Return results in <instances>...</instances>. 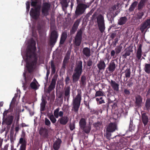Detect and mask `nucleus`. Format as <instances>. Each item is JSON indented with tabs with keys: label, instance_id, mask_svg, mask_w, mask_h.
I'll return each mask as SVG.
<instances>
[{
	"label": "nucleus",
	"instance_id": "obj_2",
	"mask_svg": "<svg viewBox=\"0 0 150 150\" xmlns=\"http://www.w3.org/2000/svg\"><path fill=\"white\" fill-rule=\"evenodd\" d=\"M120 4V3L118 2L109 8V11L107 13V17L112 24H114V18L120 12L118 10H117Z\"/></svg>",
	"mask_w": 150,
	"mask_h": 150
},
{
	"label": "nucleus",
	"instance_id": "obj_19",
	"mask_svg": "<svg viewBox=\"0 0 150 150\" xmlns=\"http://www.w3.org/2000/svg\"><path fill=\"white\" fill-rule=\"evenodd\" d=\"M62 141L61 139L58 138L54 143L53 144V148L54 150H58L59 149L61 144L62 143Z\"/></svg>",
	"mask_w": 150,
	"mask_h": 150
},
{
	"label": "nucleus",
	"instance_id": "obj_60",
	"mask_svg": "<svg viewBox=\"0 0 150 150\" xmlns=\"http://www.w3.org/2000/svg\"><path fill=\"white\" fill-rule=\"evenodd\" d=\"M46 69H47V71L46 73V77L47 78V79H48V77L49 76V75L50 74V71L49 70L50 69V67H49V69H48V68L47 67V66H46Z\"/></svg>",
	"mask_w": 150,
	"mask_h": 150
},
{
	"label": "nucleus",
	"instance_id": "obj_56",
	"mask_svg": "<svg viewBox=\"0 0 150 150\" xmlns=\"http://www.w3.org/2000/svg\"><path fill=\"white\" fill-rule=\"evenodd\" d=\"M77 28L73 26L70 31L71 33L72 34L74 33L77 30Z\"/></svg>",
	"mask_w": 150,
	"mask_h": 150
},
{
	"label": "nucleus",
	"instance_id": "obj_30",
	"mask_svg": "<svg viewBox=\"0 0 150 150\" xmlns=\"http://www.w3.org/2000/svg\"><path fill=\"white\" fill-rule=\"evenodd\" d=\"M67 37V35L66 32H63L62 34L60 39L59 43L62 45L64 44Z\"/></svg>",
	"mask_w": 150,
	"mask_h": 150
},
{
	"label": "nucleus",
	"instance_id": "obj_43",
	"mask_svg": "<svg viewBox=\"0 0 150 150\" xmlns=\"http://www.w3.org/2000/svg\"><path fill=\"white\" fill-rule=\"evenodd\" d=\"M59 108H58L54 111V116L56 118H58L59 117Z\"/></svg>",
	"mask_w": 150,
	"mask_h": 150
},
{
	"label": "nucleus",
	"instance_id": "obj_47",
	"mask_svg": "<svg viewBox=\"0 0 150 150\" xmlns=\"http://www.w3.org/2000/svg\"><path fill=\"white\" fill-rule=\"evenodd\" d=\"M77 6H85V4L83 3V0H76Z\"/></svg>",
	"mask_w": 150,
	"mask_h": 150
},
{
	"label": "nucleus",
	"instance_id": "obj_24",
	"mask_svg": "<svg viewBox=\"0 0 150 150\" xmlns=\"http://www.w3.org/2000/svg\"><path fill=\"white\" fill-rule=\"evenodd\" d=\"M148 0H141L138 4L137 9L138 10H142L143 7L145 6V4Z\"/></svg>",
	"mask_w": 150,
	"mask_h": 150
},
{
	"label": "nucleus",
	"instance_id": "obj_59",
	"mask_svg": "<svg viewBox=\"0 0 150 150\" xmlns=\"http://www.w3.org/2000/svg\"><path fill=\"white\" fill-rule=\"evenodd\" d=\"M97 66H105V64L103 60H100Z\"/></svg>",
	"mask_w": 150,
	"mask_h": 150
},
{
	"label": "nucleus",
	"instance_id": "obj_23",
	"mask_svg": "<svg viewBox=\"0 0 150 150\" xmlns=\"http://www.w3.org/2000/svg\"><path fill=\"white\" fill-rule=\"evenodd\" d=\"M142 44H140L139 45L138 49H137L136 54V57L138 60H139L142 56Z\"/></svg>",
	"mask_w": 150,
	"mask_h": 150
},
{
	"label": "nucleus",
	"instance_id": "obj_49",
	"mask_svg": "<svg viewBox=\"0 0 150 150\" xmlns=\"http://www.w3.org/2000/svg\"><path fill=\"white\" fill-rule=\"evenodd\" d=\"M115 67L116 66H108L107 69H108L110 72H112L115 70L116 68Z\"/></svg>",
	"mask_w": 150,
	"mask_h": 150
},
{
	"label": "nucleus",
	"instance_id": "obj_29",
	"mask_svg": "<svg viewBox=\"0 0 150 150\" xmlns=\"http://www.w3.org/2000/svg\"><path fill=\"white\" fill-rule=\"evenodd\" d=\"M83 54L86 57H88L91 55L90 49L88 47H85L83 49Z\"/></svg>",
	"mask_w": 150,
	"mask_h": 150
},
{
	"label": "nucleus",
	"instance_id": "obj_32",
	"mask_svg": "<svg viewBox=\"0 0 150 150\" xmlns=\"http://www.w3.org/2000/svg\"><path fill=\"white\" fill-rule=\"evenodd\" d=\"M79 126L81 129L83 128L86 125V119L84 118H81L79 122Z\"/></svg>",
	"mask_w": 150,
	"mask_h": 150
},
{
	"label": "nucleus",
	"instance_id": "obj_22",
	"mask_svg": "<svg viewBox=\"0 0 150 150\" xmlns=\"http://www.w3.org/2000/svg\"><path fill=\"white\" fill-rule=\"evenodd\" d=\"M40 134L44 138H47L49 136L48 131L45 128H42L40 131Z\"/></svg>",
	"mask_w": 150,
	"mask_h": 150
},
{
	"label": "nucleus",
	"instance_id": "obj_25",
	"mask_svg": "<svg viewBox=\"0 0 150 150\" xmlns=\"http://www.w3.org/2000/svg\"><path fill=\"white\" fill-rule=\"evenodd\" d=\"M127 21V19L126 17H122L118 20L117 24L120 25H124L126 23Z\"/></svg>",
	"mask_w": 150,
	"mask_h": 150
},
{
	"label": "nucleus",
	"instance_id": "obj_33",
	"mask_svg": "<svg viewBox=\"0 0 150 150\" xmlns=\"http://www.w3.org/2000/svg\"><path fill=\"white\" fill-rule=\"evenodd\" d=\"M47 101L46 99L44 98H42V102L40 104V110L43 111L45 110V105Z\"/></svg>",
	"mask_w": 150,
	"mask_h": 150
},
{
	"label": "nucleus",
	"instance_id": "obj_10",
	"mask_svg": "<svg viewBox=\"0 0 150 150\" xmlns=\"http://www.w3.org/2000/svg\"><path fill=\"white\" fill-rule=\"evenodd\" d=\"M85 6H77L75 11V15L76 16H78L83 14L85 12L86 7Z\"/></svg>",
	"mask_w": 150,
	"mask_h": 150
},
{
	"label": "nucleus",
	"instance_id": "obj_64",
	"mask_svg": "<svg viewBox=\"0 0 150 150\" xmlns=\"http://www.w3.org/2000/svg\"><path fill=\"white\" fill-rule=\"evenodd\" d=\"M37 1H32L31 3V6L34 7H35L37 4Z\"/></svg>",
	"mask_w": 150,
	"mask_h": 150
},
{
	"label": "nucleus",
	"instance_id": "obj_46",
	"mask_svg": "<svg viewBox=\"0 0 150 150\" xmlns=\"http://www.w3.org/2000/svg\"><path fill=\"white\" fill-rule=\"evenodd\" d=\"M30 86L31 88L33 89H37V86L34 82H32L30 84Z\"/></svg>",
	"mask_w": 150,
	"mask_h": 150
},
{
	"label": "nucleus",
	"instance_id": "obj_37",
	"mask_svg": "<svg viewBox=\"0 0 150 150\" xmlns=\"http://www.w3.org/2000/svg\"><path fill=\"white\" fill-rule=\"evenodd\" d=\"M69 54H68L67 53V54L66 55L64 59L62 66H66L67 64L69 62Z\"/></svg>",
	"mask_w": 150,
	"mask_h": 150
},
{
	"label": "nucleus",
	"instance_id": "obj_20",
	"mask_svg": "<svg viewBox=\"0 0 150 150\" xmlns=\"http://www.w3.org/2000/svg\"><path fill=\"white\" fill-rule=\"evenodd\" d=\"M19 143L21 144L20 146V150H26V142L25 140L21 137L19 139Z\"/></svg>",
	"mask_w": 150,
	"mask_h": 150
},
{
	"label": "nucleus",
	"instance_id": "obj_28",
	"mask_svg": "<svg viewBox=\"0 0 150 150\" xmlns=\"http://www.w3.org/2000/svg\"><path fill=\"white\" fill-rule=\"evenodd\" d=\"M110 84L113 90L116 91H118L119 90V84L112 80H111Z\"/></svg>",
	"mask_w": 150,
	"mask_h": 150
},
{
	"label": "nucleus",
	"instance_id": "obj_61",
	"mask_svg": "<svg viewBox=\"0 0 150 150\" xmlns=\"http://www.w3.org/2000/svg\"><path fill=\"white\" fill-rule=\"evenodd\" d=\"M62 5L65 7H67V0H62Z\"/></svg>",
	"mask_w": 150,
	"mask_h": 150
},
{
	"label": "nucleus",
	"instance_id": "obj_48",
	"mask_svg": "<svg viewBox=\"0 0 150 150\" xmlns=\"http://www.w3.org/2000/svg\"><path fill=\"white\" fill-rule=\"evenodd\" d=\"M45 125L48 126L50 127L51 124L50 121L47 118H45Z\"/></svg>",
	"mask_w": 150,
	"mask_h": 150
},
{
	"label": "nucleus",
	"instance_id": "obj_63",
	"mask_svg": "<svg viewBox=\"0 0 150 150\" xmlns=\"http://www.w3.org/2000/svg\"><path fill=\"white\" fill-rule=\"evenodd\" d=\"M70 79L69 76H67L65 78V84L66 85L68 84L69 83V81H70Z\"/></svg>",
	"mask_w": 150,
	"mask_h": 150
},
{
	"label": "nucleus",
	"instance_id": "obj_58",
	"mask_svg": "<svg viewBox=\"0 0 150 150\" xmlns=\"http://www.w3.org/2000/svg\"><path fill=\"white\" fill-rule=\"evenodd\" d=\"M26 11L28 12L30 8V4L29 1H27L26 3Z\"/></svg>",
	"mask_w": 150,
	"mask_h": 150
},
{
	"label": "nucleus",
	"instance_id": "obj_3",
	"mask_svg": "<svg viewBox=\"0 0 150 150\" xmlns=\"http://www.w3.org/2000/svg\"><path fill=\"white\" fill-rule=\"evenodd\" d=\"M81 90L78 91L77 94L72 100V110L78 113L80 107L81 100Z\"/></svg>",
	"mask_w": 150,
	"mask_h": 150
},
{
	"label": "nucleus",
	"instance_id": "obj_9",
	"mask_svg": "<svg viewBox=\"0 0 150 150\" xmlns=\"http://www.w3.org/2000/svg\"><path fill=\"white\" fill-rule=\"evenodd\" d=\"M51 5L47 2L43 3L42 7V13L45 16H47L49 14V11L50 9Z\"/></svg>",
	"mask_w": 150,
	"mask_h": 150
},
{
	"label": "nucleus",
	"instance_id": "obj_18",
	"mask_svg": "<svg viewBox=\"0 0 150 150\" xmlns=\"http://www.w3.org/2000/svg\"><path fill=\"white\" fill-rule=\"evenodd\" d=\"M34 66H25L24 69V72L23 74V75L25 80H26V73L27 71L29 73L33 72L34 69Z\"/></svg>",
	"mask_w": 150,
	"mask_h": 150
},
{
	"label": "nucleus",
	"instance_id": "obj_45",
	"mask_svg": "<svg viewBox=\"0 0 150 150\" xmlns=\"http://www.w3.org/2000/svg\"><path fill=\"white\" fill-rule=\"evenodd\" d=\"M131 71L130 69H127L125 71V76L126 78H129L130 76Z\"/></svg>",
	"mask_w": 150,
	"mask_h": 150
},
{
	"label": "nucleus",
	"instance_id": "obj_15",
	"mask_svg": "<svg viewBox=\"0 0 150 150\" xmlns=\"http://www.w3.org/2000/svg\"><path fill=\"white\" fill-rule=\"evenodd\" d=\"M64 100H67V102H68L70 94V87L69 86H67L65 87L64 90Z\"/></svg>",
	"mask_w": 150,
	"mask_h": 150
},
{
	"label": "nucleus",
	"instance_id": "obj_31",
	"mask_svg": "<svg viewBox=\"0 0 150 150\" xmlns=\"http://www.w3.org/2000/svg\"><path fill=\"white\" fill-rule=\"evenodd\" d=\"M39 63L40 64H43L44 62L45 54L44 52H40L39 55Z\"/></svg>",
	"mask_w": 150,
	"mask_h": 150
},
{
	"label": "nucleus",
	"instance_id": "obj_55",
	"mask_svg": "<svg viewBox=\"0 0 150 150\" xmlns=\"http://www.w3.org/2000/svg\"><path fill=\"white\" fill-rule=\"evenodd\" d=\"M132 121L130 120L129 124V129L130 131H131L132 130H133L134 128V126L132 124Z\"/></svg>",
	"mask_w": 150,
	"mask_h": 150
},
{
	"label": "nucleus",
	"instance_id": "obj_39",
	"mask_svg": "<svg viewBox=\"0 0 150 150\" xmlns=\"http://www.w3.org/2000/svg\"><path fill=\"white\" fill-rule=\"evenodd\" d=\"M102 124V122L101 121L98 122H97L94 123L93 124L94 127L96 129L99 128L101 126Z\"/></svg>",
	"mask_w": 150,
	"mask_h": 150
},
{
	"label": "nucleus",
	"instance_id": "obj_12",
	"mask_svg": "<svg viewBox=\"0 0 150 150\" xmlns=\"http://www.w3.org/2000/svg\"><path fill=\"white\" fill-rule=\"evenodd\" d=\"M150 27V18L147 19L143 22L140 25V30L143 33L146 28Z\"/></svg>",
	"mask_w": 150,
	"mask_h": 150
},
{
	"label": "nucleus",
	"instance_id": "obj_13",
	"mask_svg": "<svg viewBox=\"0 0 150 150\" xmlns=\"http://www.w3.org/2000/svg\"><path fill=\"white\" fill-rule=\"evenodd\" d=\"M57 78H55L54 76L52 79L51 83L48 88L46 91V92L50 93L55 88Z\"/></svg>",
	"mask_w": 150,
	"mask_h": 150
},
{
	"label": "nucleus",
	"instance_id": "obj_1",
	"mask_svg": "<svg viewBox=\"0 0 150 150\" xmlns=\"http://www.w3.org/2000/svg\"><path fill=\"white\" fill-rule=\"evenodd\" d=\"M36 42L33 38L30 40V45L28 47L25 60L26 66H36L38 62L37 54L35 51Z\"/></svg>",
	"mask_w": 150,
	"mask_h": 150
},
{
	"label": "nucleus",
	"instance_id": "obj_11",
	"mask_svg": "<svg viewBox=\"0 0 150 150\" xmlns=\"http://www.w3.org/2000/svg\"><path fill=\"white\" fill-rule=\"evenodd\" d=\"M30 14L33 18L37 19L39 16L40 11L38 10L37 8L35 7L34 9L32 8L30 9Z\"/></svg>",
	"mask_w": 150,
	"mask_h": 150
},
{
	"label": "nucleus",
	"instance_id": "obj_42",
	"mask_svg": "<svg viewBox=\"0 0 150 150\" xmlns=\"http://www.w3.org/2000/svg\"><path fill=\"white\" fill-rule=\"evenodd\" d=\"M104 92L101 91H96L95 96L96 97L97 96H104Z\"/></svg>",
	"mask_w": 150,
	"mask_h": 150
},
{
	"label": "nucleus",
	"instance_id": "obj_57",
	"mask_svg": "<svg viewBox=\"0 0 150 150\" xmlns=\"http://www.w3.org/2000/svg\"><path fill=\"white\" fill-rule=\"evenodd\" d=\"M95 1V0H92L91 1L89 2L87 4H85V7H86V8H88L91 5V4L93 2V1Z\"/></svg>",
	"mask_w": 150,
	"mask_h": 150
},
{
	"label": "nucleus",
	"instance_id": "obj_26",
	"mask_svg": "<svg viewBox=\"0 0 150 150\" xmlns=\"http://www.w3.org/2000/svg\"><path fill=\"white\" fill-rule=\"evenodd\" d=\"M86 77L84 75H82L80 81L81 87H84L86 84Z\"/></svg>",
	"mask_w": 150,
	"mask_h": 150
},
{
	"label": "nucleus",
	"instance_id": "obj_17",
	"mask_svg": "<svg viewBox=\"0 0 150 150\" xmlns=\"http://www.w3.org/2000/svg\"><path fill=\"white\" fill-rule=\"evenodd\" d=\"M135 106L136 107L140 108L142 106V98L140 95H137L135 97Z\"/></svg>",
	"mask_w": 150,
	"mask_h": 150
},
{
	"label": "nucleus",
	"instance_id": "obj_50",
	"mask_svg": "<svg viewBox=\"0 0 150 150\" xmlns=\"http://www.w3.org/2000/svg\"><path fill=\"white\" fill-rule=\"evenodd\" d=\"M133 79L132 78H131L127 82L128 84H127V86H128L129 87H130L132 86L133 84V82H132Z\"/></svg>",
	"mask_w": 150,
	"mask_h": 150
},
{
	"label": "nucleus",
	"instance_id": "obj_8",
	"mask_svg": "<svg viewBox=\"0 0 150 150\" xmlns=\"http://www.w3.org/2000/svg\"><path fill=\"white\" fill-rule=\"evenodd\" d=\"M58 37L57 33L55 30H52L51 33L49 44L50 46L54 45L56 42Z\"/></svg>",
	"mask_w": 150,
	"mask_h": 150
},
{
	"label": "nucleus",
	"instance_id": "obj_52",
	"mask_svg": "<svg viewBox=\"0 0 150 150\" xmlns=\"http://www.w3.org/2000/svg\"><path fill=\"white\" fill-rule=\"evenodd\" d=\"M80 22V21L79 20H77L76 21L73 26L78 28Z\"/></svg>",
	"mask_w": 150,
	"mask_h": 150
},
{
	"label": "nucleus",
	"instance_id": "obj_51",
	"mask_svg": "<svg viewBox=\"0 0 150 150\" xmlns=\"http://www.w3.org/2000/svg\"><path fill=\"white\" fill-rule=\"evenodd\" d=\"M111 57H112L113 58H115L117 56H116V52L114 50H112L110 53Z\"/></svg>",
	"mask_w": 150,
	"mask_h": 150
},
{
	"label": "nucleus",
	"instance_id": "obj_54",
	"mask_svg": "<svg viewBox=\"0 0 150 150\" xmlns=\"http://www.w3.org/2000/svg\"><path fill=\"white\" fill-rule=\"evenodd\" d=\"M145 71L148 74L150 73V66H145L144 68Z\"/></svg>",
	"mask_w": 150,
	"mask_h": 150
},
{
	"label": "nucleus",
	"instance_id": "obj_44",
	"mask_svg": "<svg viewBox=\"0 0 150 150\" xmlns=\"http://www.w3.org/2000/svg\"><path fill=\"white\" fill-rule=\"evenodd\" d=\"M97 13L96 12H95L94 13L93 15L92 16V17L91 18V20L93 21H95L96 22V17L97 16Z\"/></svg>",
	"mask_w": 150,
	"mask_h": 150
},
{
	"label": "nucleus",
	"instance_id": "obj_5",
	"mask_svg": "<svg viewBox=\"0 0 150 150\" xmlns=\"http://www.w3.org/2000/svg\"><path fill=\"white\" fill-rule=\"evenodd\" d=\"M82 72V66H76L72 75V81L76 83L79 80Z\"/></svg>",
	"mask_w": 150,
	"mask_h": 150
},
{
	"label": "nucleus",
	"instance_id": "obj_36",
	"mask_svg": "<svg viewBox=\"0 0 150 150\" xmlns=\"http://www.w3.org/2000/svg\"><path fill=\"white\" fill-rule=\"evenodd\" d=\"M125 51H126L125 53L122 55V56L125 58H126L127 56H129L131 53L133 52L132 49H126Z\"/></svg>",
	"mask_w": 150,
	"mask_h": 150
},
{
	"label": "nucleus",
	"instance_id": "obj_21",
	"mask_svg": "<svg viewBox=\"0 0 150 150\" xmlns=\"http://www.w3.org/2000/svg\"><path fill=\"white\" fill-rule=\"evenodd\" d=\"M69 118L67 116H64L59 119V123L62 125H65L68 122Z\"/></svg>",
	"mask_w": 150,
	"mask_h": 150
},
{
	"label": "nucleus",
	"instance_id": "obj_27",
	"mask_svg": "<svg viewBox=\"0 0 150 150\" xmlns=\"http://www.w3.org/2000/svg\"><path fill=\"white\" fill-rule=\"evenodd\" d=\"M144 109L148 111L150 110V99L147 98L146 100Z\"/></svg>",
	"mask_w": 150,
	"mask_h": 150
},
{
	"label": "nucleus",
	"instance_id": "obj_38",
	"mask_svg": "<svg viewBox=\"0 0 150 150\" xmlns=\"http://www.w3.org/2000/svg\"><path fill=\"white\" fill-rule=\"evenodd\" d=\"M144 15V13L143 12H139L137 13V20L139 22V23L141 22L140 20L142 19Z\"/></svg>",
	"mask_w": 150,
	"mask_h": 150
},
{
	"label": "nucleus",
	"instance_id": "obj_40",
	"mask_svg": "<svg viewBox=\"0 0 150 150\" xmlns=\"http://www.w3.org/2000/svg\"><path fill=\"white\" fill-rule=\"evenodd\" d=\"M122 49V46L121 45H120L115 49L116 56L118 55V54L121 52Z\"/></svg>",
	"mask_w": 150,
	"mask_h": 150
},
{
	"label": "nucleus",
	"instance_id": "obj_41",
	"mask_svg": "<svg viewBox=\"0 0 150 150\" xmlns=\"http://www.w3.org/2000/svg\"><path fill=\"white\" fill-rule=\"evenodd\" d=\"M48 117L52 123L54 124L56 122L57 120L55 117L53 115H51L48 116Z\"/></svg>",
	"mask_w": 150,
	"mask_h": 150
},
{
	"label": "nucleus",
	"instance_id": "obj_35",
	"mask_svg": "<svg viewBox=\"0 0 150 150\" xmlns=\"http://www.w3.org/2000/svg\"><path fill=\"white\" fill-rule=\"evenodd\" d=\"M138 3L137 1H134L132 4L129 9V12H132L134 11L135 8L137 5Z\"/></svg>",
	"mask_w": 150,
	"mask_h": 150
},
{
	"label": "nucleus",
	"instance_id": "obj_16",
	"mask_svg": "<svg viewBox=\"0 0 150 150\" xmlns=\"http://www.w3.org/2000/svg\"><path fill=\"white\" fill-rule=\"evenodd\" d=\"M142 112L141 113V119L144 126H146L148 124L149 119L146 113V112L142 113Z\"/></svg>",
	"mask_w": 150,
	"mask_h": 150
},
{
	"label": "nucleus",
	"instance_id": "obj_4",
	"mask_svg": "<svg viewBox=\"0 0 150 150\" xmlns=\"http://www.w3.org/2000/svg\"><path fill=\"white\" fill-rule=\"evenodd\" d=\"M117 124L115 122L109 123L107 126L106 131L104 133V135L106 138L110 139L111 138L112 133L117 130Z\"/></svg>",
	"mask_w": 150,
	"mask_h": 150
},
{
	"label": "nucleus",
	"instance_id": "obj_14",
	"mask_svg": "<svg viewBox=\"0 0 150 150\" xmlns=\"http://www.w3.org/2000/svg\"><path fill=\"white\" fill-rule=\"evenodd\" d=\"M13 115H8L6 117L3 118V122H4L8 126H10L13 122Z\"/></svg>",
	"mask_w": 150,
	"mask_h": 150
},
{
	"label": "nucleus",
	"instance_id": "obj_7",
	"mask_svg": "<svg viewBox=\"0 0 150 150\" xmlns=\"http://www.w3.org/2000/svg\"><path fill=\"white\" fill-rule=\"evenodd\" d=\"M82 34L83 31L81 29L77 32L73 40V42L74 46L78 47L80 45L82 39Z\"/></svg>",
	"mask_w": 150,
	"mask_h": 150
},
{
	"label": "nucleus",
	"instance_id": "obj_34",
	"mask_svg": "<svg viewBox=\"0 0 150 150\" xmlns=\"http://www.w3.org/2000/svg\"><path fill=\"white\" fill-rule=\"evenodd\" d=\"M81 129H82L85 133L88 134H89L91 130V127L90 125H86L83 128H82Z\"/></svg>",
	"mask_w": 150,
	"mask_h": 150
},
{
	"label": "nucleus",
	"instance_id": "obj_6",
	"mask_svg": "<svg viewBox=\"0 0 150 150\" xmlns=\"http://www.w3.org/2000/svg\"><path fill=\"white\" fill-rule=\"evenodd\" d=\"M96 22H97L99 30L101 33H103L105 28V20L103 16L100 14L97 16Z\"/></svg>",
	"mask_w": 150,
	"mask_h": 150
},
{
	"label": "nucleus",
	"instance_id": "obj_62",
	"mask_svg": "<svg viewBox=\"0 0 150 150\" xmlns=\"http://www.w3.org/2000/svg\"><path fill=\"white\" fill-rule=\"evenodd\" d=\"M19 115L18 114L16 115L15 119L16 121V124H18L19 120Z\"/></svg>",
	"mask_w": 150,
	"mask_h": 150
},
{
	"label": "nucleus",
	"instance_id": "obj_53",
	"mask_svg": "<svg viewBox=\"0 0 150 150\" xmlns=\"http://www.w3.org/2000/svg\"><path fill=\"white\" fill-rule=\"evenodd\" d=\"M96 8H93L88 13L86 16H88V17L90 15H91L95 11Z\"/></svg>",
	"mask_w": 150,
	"mask_h": 150
}]
</instances>
